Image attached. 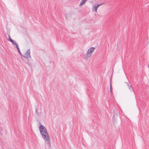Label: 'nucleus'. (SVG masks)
<instances>
[{"label":"nucleus","instance_id":"nucleus-1","mask_svg":"<svg viewBox=\"0 0 149 149\" xmlns=\"http://www.w3.org/2000/svg\"><path fill=\"white\" fill-rule=\"evenodd\" d=\"M39 130L42 136V138L46 141H47V143L50 144V142L49 141L50 138L48 132L46 128L43 125L40 126Z\"/></svg>","mask_w":149,"mask_h":149},{"label":"nucleus","instance_id":"nucleus-2","mask_svg":"<svg viewBox=\"0 0 149 149\" xmlns=\"http://www.w3.org/2000/svg\"><path fill=\"white\" fill-rule=\"evenodd\" d=\"M95 48L91 47L88 50L87 53L85 54L84 59L87 60L88 58L90 57L92 55V53L94 52Z\"/></svg>","mask_w":149,"mask_h":149},{"label":"nucleus","instance_id":"nucleus-3","mask_svg":"<svg viewBox=\"0 0 149 149\" xmlns=\"http://www.w3.org/2000/svg\"><path fill=\"white\" fill-rule=\"evenodd\" d=\"M30 49H29L27 50L25 54L24 55H23V56L24 58H31V57L30 55Z\"/></svg>","mask_w":149,"mask_h":149},{"label":"nucleus","instance_id":"nucleus-4","mask_svg":"<svg viewBox=\"0 0 149 149\" xmlns=\"http://www.w3.org/2000/svg\"><path fill=\"white\" fill-rule=\"evenodd\" d=\"M87 1V0H82L79 5V6H81L83 5H84Z\"/></svg>","mask_w":149,"mask_h":149},{"label":"nucleus","instance_id":"nucleus-5","mask_svg":"<svg viewBox=\"0 0 149 149\" xmlns=\"http://www.w3.org/2000/svg\"><path fill=\"white\" fill-rule=\"evenodd\" d=\"M11 42H12V45L14 46L16 48L19 46L18 44L13 40Z\"/></svg>","mask_w":149,"mask_h":149},{"label":"nucleus","instance_id":"nucleus-6","mask_svg":"<svg viewBox=\"0 0 149 149\" xmlns=\"http://www.w3.org/2000/svg\"><path fill=\"white\" fill-rule=\"evenodd\" d=\"M127 85L129 89H130V91H131L132 92L134 91L133 90L132 87L131 85L130 84H128L127 83Z\"/></svg>","mask_w":149,"mask_h":149},{"label":"nucleus","instance_id":"nucleus-7","mask_svg":"<svg viewBox=\"0 0 149 149\" xmlns=\"http://www.w3.org/2000/svg\"><path fill=\"white\" fill-rule=\"evenodd\" d=\"M101 5V4H100L99 5H96L94 6V9L96 12H97V8Z\"/></svg>","mask_w":149,"mask_h":149},{"label":"nucleus","instance_id":"nucleus-8","mask_svg":"<svg viewBox=\"0 0 149 149\" xmlns=\"http://www.w3.org/2000/svg\"><path fill=\"white\" fill-rule=\"evenodd\" d=\"M38 108H36V110H35V113L37 115H38V116L39 115V113L38 111Z\"/></svg>","mask_w":149,"mask_h":149},{"label":"nucleus","instance_id":"nucleus-9","mask_svg":"<svg viewBox=\"0 0 149 149\" xmlns=\"http://www.w3.org/2000/svg\"><path fill=\"white\" fill-rule=\"evenodd\" d=\"M16 48L17 49V51H18V52H19V53L21 55H22V53H21V52H20V50H19V46L17 47Z\"/></svg>","mask_w":149,"mask_h":149},{"label":"nucleus","instance_id":"nucleus-10","mask_svg":"<svg viewBox=\"0 0 149 149\" xmlns=\"http://www.w3.org/2000/svg\"><path fill=\"white\" fill-rule=\"evenodd\" d=\"M8 37H9V39L8 40V41H10V42H11L13 40L12 39H11V38L10 35H9Z\"/></svg>","mask_w":149,"mask_h":149},{"label":"nucleus","instance_id":"nucleus-11","mask_svg":"<svg viewBox=\"0 0 149 149\" xmlns=\"http://www.w3.org/2000/svg\"><path fill=\"white\" fill-rule=\"evenodd\" d=\"M110 91L112 90V85H111V82H110Z\"/></svg>","mask_w":149,"mask_h":149},{"label":"nucleus","instance_id":"nucleus-12","mask_svg":"<svg viewBox=\"0 0 149 149\" xmlns=\"http://www.w3.org/2000/svg\"><path fill=\"white\" fill-rule=\"evenodd\" d=\"M110 92L111 94V95H112V94L113 93V92H112V90L110 91Z\"/></svg>","mask_w":149,"mask_h":149}]
</instances>
